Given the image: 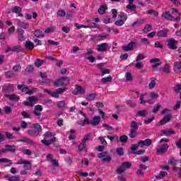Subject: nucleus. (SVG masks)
Instances as JSON below:
<instances>
[{
	"label": "nucleus",
	"instance_id": "f257e3e1",
	"mask_svg": "<svg viewBox=\"0 0 181 181\" xmlns=\"http://www.w3.org/2000/svg\"><path fill=\"white\" fill-rule=\"evenodd\" d=\"M172 13H175V16H176L175 18L172 16V14H170L168 11L163 13L162 18H163L164 19H167L168 21H173L174 19V22H180V13L177 11V9L173 8Z\"/></svg>",
	"mask_w": 181,
	"mask_h": 181
},
{
	"label": "nucleus",
	"instance_id": "f03ea898",
	"mask_svg": "<svg viewBox=\"0 0 181 181\" xmlns=\"http://www.w3.org/2000/svg\"><path fill=\"white\" fill-rule=\"evenodd\" d=\"M33 128L34 129H37V130H32L30 129L28 131V135H31V136H39V133L42 132V126H40V124H33Z\"/></svg>",
	"mask_w": 181,
	"mask_h": 181
},
{
	"label": "nucleus",
	"instance_id": "7ed1b4c3",
	"mask_svg": "<svg viewBox=\"0 0 181 181\" xmlns=\"http://www.w3.org/2000/svg\"><path fill=\"white\" fill-rule=\"evenodd\" d=\"M70 83V79H69L67 77L64 76L61 77L60 78L57 79L54 83V86L57 87H63L68 86Z\"/></svg>",
	"mask_w": 181,
	"mask_h": 181
},
{
	"label": "nucleus",
	"instance_id": "20e7f679",
	"mask_svg": "<svg viewBox=\"0 0 181 181\" xmlns=\"http://www.w3.org/2000/svg\"><path fill=\"white\" fill-rule=\"evenodd\" d=\"M138 47V41H131L128 45L123 46L124 52H132Z\"/></svg>",
	"mask_w": 181,
	"mask_h": 181
},
{
	"label": "nucleus",
	"instance_id": "39448f33",
	"mask_svg": "<svg viewBox=\"0 0 181 181\" xmlns=\"http://www.w3.org/2000/svg\"><path fill=\"white\" fill-rule=\"evenodd\" d=\"M98 158L102 159L103 162H111V156L107 151L98 153Z\"/></svg>",
	"mask_w": 181,
	"mask_h": 181
},
{
	"label": "nucleus",
	"instance_id": "423d86ee",
	"mask_svg": "<svg viewBox=\"0 0 181 181\" xmlns=\"http://www.w3.org/2000/svg\"><path fill=\"white\" fill-rule=\"evenodd\" d=\"M16 165H24L25 170H30L32 169V162L27 160L21 159L16 163Z\"/></svg>",
	"mask_w": 181,
	"mask_h": 181
},
{
	"label": "nucleus",
	"instance_id": "0eeeda50",
	"mask_svg": "<svg viewBox=\"0 0 181 181\" xmlns=\"http://www.w3.org/2000/svg\"><path fill=\"white\" fill-rule=\"evenodd\" d=\"M168 46L171 50H176L177 49V40L170 38L167 40Z\"/></svg>",
	"mask_w": 181,
	"mask_h": 181
},
{
	"label": "nucleus",
	"instance_id": "6e6552de",
	"mask_svg": "<svg viewBox=\"0 0 181 181\" xmlns=\"http://www.w3.org/2000/svg\"><path fill=\"white\" fill-rule=\"evenodd\" d=\"M42 111H43V106L41 105H37L34 107L33 114L37 118H40V117H42Z\"/></svg>",
	"mask_w": 181,
	"mask_h": 181
},
{
	"label": "nucleus",
	"instance_id": "1a4fd4ad",
	"mask_svg": "<svg viewBox=\"0 0 181 181\" xmlns=\"http://www.w3.org/2000/svg\"><path fill=\"white\" fill-rule=\"evenodd\" d=\"M168 149H169L168 144H163L161 146L158 147L156 150V153L158 155H165L166 152H168Z\"/></svg>",
	"mask_w": 181,
	"mask_h": 181
},
{
	"label": "nucleus",
	"instance_id": "9d476101",
	"mask_svg": "<svg viewBox=\"0 0 181 181\" xmlns=\"http://www.w3.org/2000/svg\"><path fill=\"white\" fill-rule=\"evenodd\" d=\"M97 46H98V48H97L98 52H107V50H110V49H111V47H110V45H108V43L107 42L99 44Z\"/></svg>",
	"mask_w": 181,
	"mask_h": 181
},
{
	"label": "nucleus",
	"instance_id": "9b49d317",
	"mask_svg": "<svg viewBox=\"0 0 181 181\" xmlns=\"http://www.w3.org/2000/svg\"><path fill=\"white\" fill-rule=\"evenodd\" d=\"M86 93V89L84 88L81 87L80 85H76L75 89L73 90L72 94L74 95H78V94H85Z\"/></svg>",
	"mask_w": 181,
	"mask_h": 181
},
{
	"label": "nucleus",
	"instance_id": "f8f14e48",
	"mask_svg": "<svg viewBox=\"0 0 181 181\" xmlns=\"http://www.w3.org/2000/svg\"><path fill=\"white\" fill-rule=\"evenodd\" d=\"M168 33H169V30L168 28H165L163 30H160L156 33V36L160 39L161 37H168Z\"/></svg>",
	"mask_w": 181,
	"mask_h": 181
},
{
	"label": "nucleus",
	"instance_id": "ddd939ff",
	"mask_svg": "<svg viewBox=\"0 0 181 181\" xmlns=\"http://www.w3.org/2000/svg\"><path fill=\"white\" fill-rule=\"evenodd\" d=\"M15 86L13 84H6L2 87L3 93H12L13 91Z\"/></svg>",
	"mask_w": 181,
	"mask_h": 181
},
{
	"label": "nucleus",
	"instance_id": "4468645a",
	"mask_svg": "<svg viewBox=\"0 0 181 181\" xmlns=\"http://www.w3.org/2000/svg\"><path fill=\"white\" fill-rule=\"evenodd\" d=\"M23 49L21 46H13V47H8L7 49L5 50V53H9V52H23Z\"/></svg>",
	"mask_w": 181,
	"mask_h": 181
},
{
	"label": "nucleus",
	"instance_id": "2eb2a0df",
	"mask_svg": "<svg viewBox=\"0 0 181 181\" xmlns=\"http://www.w3.org/2000/svg\"><path fill=\"white\" fill-rule=\"evenodd\" d=\"M139 146H151L152 145V140L150 139H147L146 140H141L138 143Z\"/></svg>",
	"mask_w": 181,
	"mask_h": 181
},
{
	"label": "nucleus",
	"instance_id": "dca6fc26",
	"mask_svg": "<svg viewBox=\"0 0 181 181\" xmlns=\"http://www.w3.org/2000/svg\"><path fill=\"white\" fill-rule=\"evenodd\" d=\"M96 107H98V110L99 111V114L102 115V118H105V112L103 111V108L104 107V104L100 102H97L95 104Z\"/></svg>",
	"mask_w": 181,
	"mask_h": 181
},
{
	"label": "nucleus",
	"instance_id": "f3484780",
	"mask_svg": "<svg viewBox=\"0 0 181 181\" xmlns=\"http://www.w3.org/2000/svg\"><path fill=\"white\" fill-rule=\"evenodd\" d=\"M160 62L159 58H153L150 59V63H156L152 65V69L154 70V71H156V67H158V66H160L162 64V62Z\"/></svg>",
	"mask_w": 181,
	"mask_h": 181
},
{
	"label": "nucleus",
	"instance_id": "a211bd4d",
	"mask_svg": "<svg viewBox=\"0 0 181 181\" xmlns=\"http://www.w3.org/2000/svg\"><path fill=\"white\" fill-rule=\"evenodd\" d=\"M172 118H173L172 114L167 115L160 122V125H165V124H168V122H170Z\"/></svg>",
	"mask_w": 181,
	"mask_h": 181
},
{
	"label": "nucleus",
	"instance_id": "6ab92c4d",
	"mask_svg": "<svg viewBox=\"0 0 181 181\" xmlns=\"http://www.w3.org/2000/svg\"><path fill=\"white\" fill-rule=\"evenodd\" d=\"M146 169H148L146 165H145L144 164H140L139 166V170L137 171L138 176H139V177H144L143 170H146Z\"/></svg>",
	"mask_w": 181,
	"mask_h": 181
},
{
	"label": "nucleus",
	"instance_id": "aec40b11",
	"mask_svg": "<svg viewBox=\"0 0 181 181\" xmlns=\"http://www.w3.org/2000/svg\"><path fill=\"white\" fill-rule=\"evenodd\" d=\"M16 142H25L29 145H36V142L28 137H24L22 139L16 140Z\"/></svg>",
	"mask_w": 181,
	"mask_h": 181
},
{
	"label": "nucleus",
	"instance_id": "412c9836",
	"mask_svg": "<svg viewBox=\"0 0 181 181\" xmlns=\"http://www.w3.org/2000/svg\"><path fill=\"white\" fill-rule=\"evenodd\" d=\"M100 122H101V117L100 116H95L93 119L90 120V125L96 127L100 124Z\"/></svg>",
	"mask_w": 181,
	"mask_h": 181
},
{
	"label": "nucleus",
	"instance_id": "4be33fe9",
	"mask_svg": "<svg viewBox=\"0 0 181 181\" xmlns=\"http://www.w3.org/2000/svg\"><path fill=\"white\" fill-rule=\"evenodd\" d=\"M16 151V146L6 145L5 148L2 149V152H15Z\"/></svg>",
	"mask_w": 181,
	"mask_h": 181
},
{
	"label": "nucleus",
	"instance_id": "5701e85b",
	"mask_svg": "<svg viewBox=\"0 0 181 181\" xmlns=\"http://www.w3.org/2000/svg\"><path fill=\"white\" fill-rule=\"evenodd\" d=\"M41 142L45 145V146H49V145H52V144H54V142H56V137L50 139L49 141H47V139H45L42 140Z\"/></svg>",
	"mask_w": 181,
	"mask_h": 181
},
{
	"label": "nucleus",
	"instance_id": "b1692460",
	"mask_svg": "<svg viewBox=\"0 0 181 181\" xmlns=\"http://www.w3.org/2000/svg\"><path fill=\"white\" fill-rule=\"evenodd\" d=\"M161 132L162 134H163V135H165V136H170V135H175L176 134L175 132V130H173V129L162 130Z\"/></svg>",
	"mask_w": 181,
	"mask_h": 181
},
{
	"label": "nucleus",
	"instance_id": "393cba45",
	"mask_svg": "<svg viewBox=\"0 0 181 181\" xmlns=\"http://www.w3.org/2000/svg\"><path fill=\"white\" fill-rule=\"evenodd\" d=\"M5 179H7L8 181H20L21 177L19 175H13L9 177L8 175H4Z\"/></svg>",
	"mask_w": 181,
	"mask_h": 181
},
{
	"label": "nucleus",
	"instance_id": "a878e982",
	"mask_svg": "<svg viewBox=\"0 0 181 181\" xmlns=\"http://www.w3.org/2000/svg\"><path fill=\"white\" fill-rule=\"evenodd\" d=\"M4 96L6 98H8L10 101H18L19 100V96L16 95V94H6Z\"/></svg>",
	"mask_w": 181,
	"mask_h": 181
},
{
	"label": "nucleus",
	"instance_id": "bb28decb",
	"mask_svg": "<svg viewBox=\"0 0 181 181\" xmlns=\"http://www.w3.org/2000/svg\"><path fill=\"white\" fill-rule=\"evenodd\" d=\"M160 70L165 74H169V73H170V65H169V64H166L163 68L160 69Z\"/></svg>",
	"mask_w": 181,
	"mask_h": 181
},
{
	"label": "nucleus",
	"instance_id": "cd10ccee",
	"mask_svg": "<svg viewBox=\"0 0 181 181\" xmlns=\"http://www.w3.org/2000/svg\"><path fill=\"white\" fill-rule=\"evenodd\" d=\"M18 90H21L22 93H28V90H29V86L25 85V84H21V85H18L17 86Z\"/></svg>",
	"mask_w": 181,
	"mask_h": 181
},
{
	"label": "nucleus",
	"instance_id": "c85d7f7f",
	"mask_svg": "<svg viewBox=\"0 0 181 181\" xmlns=\"http://www.w3.org/2000/svg\"><path fill=\"white\" fill-rule=\"evenodd\" d=\"M174 71H175V73H181V62H175Z\"/></svg>",
	"mask_w": 181,
	"mask_h": 181
},
{
	"label": "nucleus",
	"instance_id": "c756f323",
	"mask_svg": "<svg viewBox=\"0 0 181 181\" xmlns=\"http://www.w3.org/2000/svg\"><path fill=\"white\" fill-rule=\"evenodd\" d=\"M137 117H143L145 118V117H148V110H139L136 112Z\"/></svg>",
	"mask_w": 181,
	"mask_h": 181
},
{
	"label": "nucleus",
	"instance_id": "7c9ffc66",
	"mask_svg": "<svg viewBox=\"0 0 181 181\" xmlns=\"http://www.w3.org/2000/svg\"><path fill=\"white\" fill-rule=\"evenodd\" d=\"M143 23H145V19H140L133 23L132 26V28H136L138 26H141V25H143Z\"/></svg>",
	"mask_w": 181,
	"mask_h": 181
},
{
	"label": "nucleus",
	"instance_id": "2f4dec72",
	"mask_svg": "<svg viewBox=\"0 0 181 181\" xmlns=\"http://www.w3.org/2000/svg\"><path fill=\"white\" fill-rule=\"evenodd\" d=\"M151 82L148 83V88L152 90V88H155L156 86V78H151Z\"/></svg>",
	"mask_w": 181,
	"mask_h": 181
},
{
	"label": "nucleus",
	"instance_id": "473e14b6",
	"mask_svg": "<svg viewBox=\"0 0 181 181\" xmlns=\"http://www.w3.org/2000/svg\"><path fill=\"white\" fill-rule=\"evenodd\" d=\"M130 128L132 130L138 131V128H139V124L133 120L130 123Z\"/></svg>",
	"mask_w": 181,
	"mask_h": 181
},
{
	"label": "nucleus",
	"instance_id": "72a5a7b5",
	"mask_svg": "<svg viewBox=\"0 0 181 181\" xmlns=\"http://www.w3.org/2000/svg\"><path fill=\"white\" fill-rule=\"evenodd\" d=\"M97 93H90L86 96L87 101H94L97 98Z\"/></svg>",
	"mask_w": 181,
	"mask_h": 181
},
{
	"label": "nucleus",
	"instance_id": "f704fd0d",
	"mask_svg": "<svg viewBox=\"0 0 181 181\" xmlns=\"http://www.w3.org/2000/svg\"><path fill=\"white\" fill-rule=\"evenodd\" d=\"M25 46L26 49H28L29 50H33L35 48V45L31 41H26Z\"/></svg>",
	"mask_w": 181,
	"mask_h": 181
},
{
	"label": "nucleus",
	"instance_id": "c9c22d12",
	"mask_svg": "<svg viewBox=\"0 0 181 181\" xmlns=\"http://www.w3.org/2000/svg\"><path fill=\"white\" fill-rule=\"evenodd\" d=\"M54 135H56L54 132H47L44 134V138L45 139H50V138H54Z\"/></svg>",
	"mask_w": 181,
	"mask_h": 181
},
{
	"label": "nucleus",
	"instance_id": "e433bc0d",
	"mask_svg": "<svg viewBox=\"0 0 181 181\" xmlns=\"http://www.w3.org/2000/svg\"><path fill=\"white\" fill-rule=\"evenodd\" d=\"M18 25L20 28H22V29H28L29 28V23H28L19 21Z\"/></svg>",
	"mask_w": 181,
	"mask_h": 181
},
{
	"label": "nucleus",
	"instance_id": "4c0bfd02",
	"mask_svg": "<svg viewBox=\"0 0 181 181\" xmlns=\"http://www.w3.org/2000/svg\"><path fill=\"white\" fill-rule=\"evenodd\" d=\"M45 93H48L51 97H53L54 98H59V93L55 91V92H50L47 89L45 90Z\"/></svg>",
	"mask_w": 181,
	"mask_h": 181
},
{
	"label": "nucleus",
	"instance_id": "58836bf2",
	"mask_svg": "<svg viewBox=\"0 0 181 181\" xmlns=\"http://www.w3.org/2000/svg\"><path fill=\"white\" fill-rule=\"evenodd\" d=\"M34 34L36 37H45V35H43V32L39 29L35 30Z\"/></svg>",
	"mask_w": 181,
	"mask_h": 181
},
{
	"label": "nucleus",
	"instance_id": "ea45409f",
	"mask_svg": "<svg viewBox=\"0 0 181 181\" xmlns=\"http://www.w3.org/2000/svg\"><path fill=\"white\" fill-rule=\"evenodd\" d=\"M101 81L103 84H106V83H111V81H112V76H109L107 77L103 78Z\"/></svg>",
	"mask_w": 181,
	"mask_h": 181
},
{
	"label": "nucleus",
	"instance_id": "a19ab883",
	"mask_svg": "<svg viewBox=\"0 0 181 181\" xmlns=\"http://www.w3.org/2000/svg\"><path fill=\"white\" fill-rule=\"evenodd\" d=\"M69 132V139H76V130L71 129Z\"/></svg>",
	"mask_w": 181,
	"mask_h": 181
},
{
	"label": "nucleus",
	"instance_id": "79ce46f5",
	"mask_svg": "<svg viewBox=\"0 0 181 181\" xmlns=\"http://www.w3.org/2000/svg\"><path fill=\"white\" fill-rule=\"evenodd\" d=\"M107 9V6H100V7L98 8V12L100 13V15H104L105 13V10Z\"/></svg>",
	"mask_w": 181,
	"mask_h": 181
},
{
	"label": "nucleus",
	"instance_id": "37998d69",
	"mask_svg": "<svg viewBox=\"0 0 181 181\" xmlns=\"http://www.w3.org/2000/svg\"><path fill=\"white\" fill-rule=\"evenodd\" d=\"M136 135H138V130H130V133L129 134V138L134 139L136 137Z\"/></svg>",
	"mask_w": 181,
	"mask_h": 181
},
{
	"label": "nucleus",
	"instance_id": "c03bdc74",
	"mask_svg": "<svg viewBox=\"0 0 181 181\" xmlns=\"http://www.w3.org/2000/svg\"><path fill=\"white\" fill-rule=\"evenodd\" d=\"M180 90H181V84L177 83L174 86V92L175 93V94H179V93H180Z\"/></svg>",
	"mask_w": 181,
	"mask_h": 181
},
{
	"label": "nucleus",
	"instance_id": "a18cd8bd",
	"mask_svg": "<svg viewBox=\"0 0 181 181\" xmlns=\"http://www.w3.org/2000/svg\"><path fill=\"white\" fill-rule=\"evenodd\" d=\"M145 95H146V93H141L140 95V104L142 105L146 104V100H145Z\"/></svg>",
	"mask_w": 181,
	"mask_h": 181
},
{
	"label": "nucleus",
	"instance_id": "49530a36",
	"mask_svg": "<svg viewBox=\"0 0 181 181\" xmlns=\"http://www.w3.org/2000/svg\"><path fill=\"white\" fill-rule=\"evenodd\" d=\"M43 63H45V61L40 59H37L35 62V66L36 67H40Z\"/></svg>",
	"mask_w": 181,
	"mask_h": 181
},
{
	"label": "nucleus",
	"instance_id": "de8ad7c7",
	"mask_svg": "<svg viewBox=\"0 0 181 181\" xmlns=\"http://www.w3.org/2000/svg\"><path fill=\"white\" fill-rule=\"evenodd\" d=\"M119 141L122 144H127V142H128V136L126 135H122L119 137Z\"/></svg>",
	"mask_w": 181,
	"mask_h": 181
},
{
	"label": "nucleus",
	"instance_id": "09e8293b",
	"mask_svg": "<svg viewBox=\"0 0 181 181\" xmlns=\"http://www.w3.org/2000/svg\"><path fill=\"white\" fill-rule=\"evenodd\" d=\"M57 107L58 108H64L66 107V101L61 100L57 103Z\"/></svg>",
	"mask_w": 181,
	"mask_h": 181
},
{
	"label": "nucleus",
	"instance_id": "8fccbe9b",
	"mask_svg": "<svg viewBox=\"0 0 181 181\" xmlns=\"http://www.w3.org/2000/svg\"><path fill=\"white\" fill-rule=\"evenodd\" d=\"M127 9H128L129 11H134L135 12H136V6L134 4H128L126 6Z\"/></svg>",
	"mask_w": 181,
	"mask_h": 181
},
{
	"label": "nucleus",
	"instance_id": "3c124183",
	"mask_svg": "<svg viewBox=\"0 0 181 181\" xmlns=\"http://www.w3.org/2000/svg\"><path fill=\"white\" fill-rule=\"evenodd\" d=\"M4 111L5 112V114L9 115V114L12 113V107L9 106H5L4 108Z\"/></svg>",
	"mask_w": 181,
	"mask_h": 181
},
{
	"label": "nucleus",
	"instance_id": "603ef678",
	"mask_svg": "<svg viewBox=\"0 0 181 181\" xmlns=\"http://www.w3.org/2000/svg\"><path fill=\"white\" fill-rule=\"evenodd\" d=\"M5 136L7 137V139H16V136H13L12 133L6 132Z\"/></svg>",
	"mask_w": 181,
	"mask_h": 181
},
{
	"label": "nucleus",
	"instance_id": "864d4df0",
	"mask_svg": "<svg viewBox=\"0 0 181 181\" xmlns=\"http://www.w3.org/2000/svg\"><path fill=\"white\" fill-rule=\"evenodd\" d=\"M12 12L13 13H21V12H22V8L16 6L13 7Z\"/></svg>",
	"mask_w": 181,
	"mask_h": 181
},
{
	"label": "nucleus",
	"instance_id": "5fc2aeb1",
	"mask_svg": "<svg viewBox=\"0 0 181 181\" xmlns=\"http://www.w3.org/2000/svg\"><path fill=\"white\" fill-rule=\"evenodd\" d=\"M155 120V117H147L146 119H144V124H146V125H148V124H151V122H152V121Z\"/></svg>",
	"mask_w": 181,
	"mask_h": 181
},
{
	"label": "nucleus",
	"instance_id": "6e6d98bb",
	"mask_svg": "<svg viewBox=\"0 0 181 181\" xmlns=\"http://www.w3.org/2000/svg\"><path fill=\"white\" fill-rule=\"evenodd\" d=\"M122 166L125 168V170L127 169H131V166H132V164L129 162H124L122 164Z\"/></svg>",
	"mask_w": 181,
	"mask_h": 181
},
{
	"label": "nucleus",
	"instance_id": "4d7b16f0",
	"mask_svg": "<svg viewBox=\"0 0 181 181\" xmlns=\"http://www.w3.org/2000/svg\"><path fill=\"white\" fill-rule=\"evenodd\" d=\"M124 172H125V168H124L122 165L116 170V173H117V175H122V173H124Z\"/></svg>",
	"mask_w": 181,
	"mask_h": 181
},
{
	"label": "nucleus",
	"instance_id": "13d9d810",
	"mask_svg": "<svg viewBox=\"0 0 181 181\" xmlns=\"http://www.w3.org/2000/svg\"><path fill=\"white\" fill-rule=\"evenodd\" d=\"M154 47H156V49H163V44L159 41H156L154 43Z\"/></svg>",
	"mask_w": 181,
	"mask_h": 181
},
{
	"label": "nucleus",
	"instance_id": "bf43d9fd",
	"mask_svg": "<svg viewBox=\"0 0 181 181\" xmlns=\"http://www.w3.org/2000/svg\"><path fill=\"white\" fill-rule=\"evenodd\" d=\"M5 76L7 78H11L12 77H15V74L11 71H8L5 73Z\"/></svg>",
	"mask_w": 181,
	"mask_h": 181
},
{
	"label": "nucleus",
	"instance_id": "052dcab7",
	"mask_svg": "<svg viewBox=\"0 0 181 181\" xmlns=\"http://www.w3.org/2000/svg\"><path fill=\"white\" fill-rule=\"evenodd\" d=\"M151 30H152V25L147 24L144 27L143 32L148 33V32H151Z\"/></svg>",
	"mask_w": 181,
	"mask_h": 181
},
{
	"label": "nucleus",
	"instance_id": "680f3d73",
	"mask_svg": "<svg viewBox=\"0 0 181 181\" xmlns=\"http://www.w3.org/2000/svg\"><path fill=\"white\" fill-rule=\"evenodd\" d=\"M119 18H120V20L124 21V22H125V21L128 19V16L122 12L119 14Z\"/></svg>",
	"mask_w": 181,
	"mask_h": 181
},
{
	"label": "nucleus",
	"instance_id": "e2e57ef3",
	"mask_svg": "<svg viewBox=\"0 0 181 181\" xmlns=\"http://www.w3.org/2000/svg\"><path fill=\"white\" fill-rule=\"evenodd\" d=\"M125 77L127 81H132L133 80L132 74H131L130 72H127Z\"/></svg>",
	"mask_w": 181,
	"mask_h": 181
},
{
	"label": "nucleus",
	"instance_id": "0e129e2a",
	"mask_svg": "<svg viewBox=\"0 0 181 181\" xmlns=\"http://www.w3.org/2000/svg\"><path fill=\"white\" fill-rule=\"evenodd\" d=\"M167 175H168V173H166L165 171H162L156 177V179H163V177H165V176H167Z\"/></svg>",
	"mask_w": 181,
	"mask_h": 181
},
{
	"label": "nucleus",
	"instance_id": "69168bd1",
	"mask_svg": "<svg viewBox=\"0 0 181 181\" xmlns=\"http://www.w3.org/2000/svg\"><path fill=\"white\" fill-rule=\"evenodd\" d=\"M145 57H146L144 54H139L137 57L136 58V62H141V60H144Z\"/></svg>",
	"mask_w": 181,
	"mask_h": 181
},
{
	"label": "nucleus",
	"instance_id": "338daca9",
	"mask_svg": "<svg viewBox=\"0 0 181 181\" xmlns=\"http://www.w3.org/2000/svg\"><path fill=\"white\" fill-rule=\"evenodd\" d=\"M116 152L119 156H122V155H124V149L121 147L117 148Z\"/></svg>",
	"mask_w": 181,
	"mask_h": 181
},
{
	"label": "nucleus",
	"instance_id": "774afa93",
	"mask_svg": "<svg viewBox=\"0 0 181 181\" xmlns=\"http://www.w3.org/2000/svg\"><path fill=\"white\" fill-rule=\"evenodd\" d=\"M160 108V105L159 103L156 104L154 105V107L153 109L152 112H153L154 114H156V112H158V111H159V109Z\"/></svg>",
	"mask_w": 181,
	"mask_h": 181
}]
</instances>
